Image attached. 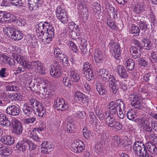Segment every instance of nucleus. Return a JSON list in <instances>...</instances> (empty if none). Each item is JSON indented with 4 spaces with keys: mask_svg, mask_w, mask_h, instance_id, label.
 <instances>
[{
    "mask_svg": "<svg viewBox=\"0 0 157 157\" xmlns=\"http://www.w3.org/2000/svg\"><path fill=\"white\" fill-rule=\"evenodd\" d=\"M34 29L38 40L44 44L49 43L55 35L54 28L47 21L37 22Z\"/></svg>",
    "mask_w": 157,
    "mask_h": 157,
    "instance_id": "obj_1",
    "label": "nucleus"
},
{
    "mask_svg": "<svg viewBox=\"0 0 157 157\" xmlns=\"http://www.w3.org/2000/svg\"><path fill=\"white\" fill-rule=\"evenodd\" d=\"M108 108L110 111H116L115 117L117 115L121 119H123L124 117V114L123 111L125 109V105L124 101L121 99L117 100L115 102L112 101L110 102L108 105Z\"/></svg>",
    "mask_w": 157,
    "mask_h": 157,
    "instance_id": "obj_2",
    "label": "nucleus"
},
{
    "mask_svg": "<svg viewBox=\"0 0 157 157\" xmlns=\"http://www.w3.org/2000/svg\"><path fill=\"white\" fill-rule=\"evenodd\" d=\"M110 111L108 112L107 119L105 122L107 125L112 128L116 131H118L121 129L122 126L120 122L117 121L115 119V114L116 111Z\"/></svg>",
    "mask_w": 157,
    "mask_h": 157,
    "instance_id": "obj_3",
    "label": "nucleus"
},
{
    "mask_svg": "<svg viewBox=\"0 0 157 157\" xmlns=\"http://www.w3.org/2000/svg\"><path fill=\"white\" fill-rule=\"evenodd\" d=\"M16 147L18 150L24 152L29 149L31 151L35 150L36 145L31 140L24 138L22 141L17 143Z\"/></svg>",
    "mask_w": 157,
    "mask_h": 157,
    "instance_id": "obj_4",
    "label": "nucleus"
},
{
    "mask_svg": "<svg viewBox=\"0 0 157 157\" xmlns=\"http://www.w3.org/2000/svg\"><path fill=\"white\" fill-rule=\"evenodd\" d=\"M129 98L132 106L139 109H142L144 107L143 98L140 94L134 93L129 95Z\"/></svg>",
    "mask_w": 157,
    "mask_h": 157,
    "instance_id": "obj_5",
    "label": "nucleus"
},
{
    "mask_svg": "<svg viewBox=\"0 0 157 157\" xmlns=\"http://www.w3.org/2000/svg\"><path fill=\"white\" fill-rule=\"evenodd\" d=\"M22 65L24 68L32 70L34 68L38 73L43 75L46 74L45 68L42 63L39 61H34L31 62H25Z\"/></svg>",
    "mask_w": 157,
    "mask_h": 157,
    "instance_id": "obj_6",
    "label": "nucleus"
},
{
    "mask_svg": "<svg viewBox=\"0 0 157 157\" xmlns=\"http://www.w3.org/2000/svg\"><path fill=\"white\" fill-rule=\"evenodd\" d=\"M57 18L63 24L67 23L68 21V16L66 10L63 7L58 6L55 10Z\"/></svg>",
    "mask_w": 157,
    "mask_h": 157,
    "instance_id": "obj_7",
    "label": "nucleus"
},
{
    "mask_svg": "<svg viewBox=\"0 0 157 157\" xmlns=\"http://www.w3.org/2000/svg\"><path fill=\"white\" fill-rule=\"evenodd\" d=\"M109 52L112 56L116 59L119 60L121 52L120 46L117 43L111 40L109 43Z\"/></svg>",
    "mask_w": 157,
    "mask_h": 157,
    "instance_id": "obj_8",
    "label": "nucleus"
},
{
    "mask_svg": "<svg viewBox=\"0 0 157 157\" xmlns=\"http://www.w3.org/2000/svg\"><path fill=\"white\" fill-rule=\"evenodd\" d=\"M150 8L147 2L140 1L134 5L133 11L136 14H140L145 12L149 11Z\"/></svg>",
    "mask_w": 157,
    "mask_h": 157,
    "instance_id": "obj_9",
    "label": "nucleus"
},
{
    "mask_svg": "<svg viewBox=\"0 0 157 157\" xmlns=\"http://www.w3.org/2000/svg\"><path fill=\"white\" fill-rule=\"evenodd\" d=\"M133 152L135 155H140L143 154L147 150L144 144L140 141H137L134 142L133 144Z\"/></svg>",
    "mask_w": 157,
    "mask_h": 157,
    "instance_id": "obj_10",
    "label": "nucleus"
},
{
    "mask_svg": "<svg viewBox=\"0 0 157 157\" xmlns=\"http://www.w3.org/2000/svg\"><path fill=\"white\" fill-rule=\"evenodd\" d=\"M55 108L58 110H65L68 109L69 105L67 101L62 98H57L54 102Z\"/></svg>",
    "mask_w": 157,
    "mask_h": 157,
    "instance_id": "obj_11",
    "label": "nucleus"
},
{
    "mask_svg": "<svg viewBox=\"0 0 157 157\" xmlns=\"http://www.w3.org/2000/svg\"><path fill=\"white\" fill-rule=\"evenodd\" d=\"M12 123L13 125V132L17 135H21L23 130L22 123L15 118L12 119Z\"/></svg>",
    "mask_w": 157,
    "mask_h": 157,
    "instance_id": "obj_12",
    "label": "nucleus"
},
{
    "mask_svg": "<svg viewBox=\"0 0 157 157\" xmlns=\"http://www.w3.org/2000/svg\"><path fill=\"white\" fill-rule=\"evenodd\" d=\"M71 147V150L75 153L81 152L85 148L83 142L80 140L75 141L72 144Z\"/></svg>",
    "mask_w": 157,
    "mask_h": 157,
    "instance_id": "obj_13",
    "label": "nucleus"
},
{
    "mask_svg": "<svg viewBox=\"0 0 157 157\" xmlns=\"http://www.w3.org/2000/svg\"><path fill=\"white\" fill-rule=\"evenodd\" d=\"M6 112L10 115L17 116L20 113V109L18 107L13 105H10L7 107Z\"/></svg>",
    "mask_w": 157,
    "mask_h": 157,
    "instance_id": "obj_14",
    "label": "nucleus"
},
{
    "mask_svg": "<svg viewBox=\"0 0 157 157\" xmlns=\"http://www.w3.org/2000/svg\"><path fill=\"white\" fill-rule=\"evenodd\" d=\"M53 68L50 71V73L51 76L55 78H58L61 74L62 66L59 63H55L53 66Z\"/></svg>",
    "mask_w": 157,
    "mask_h": 157,
    "instance_id": "obj_15",
    "label": "nucleus"
},
{
    "mask_svg": "<svg viewBox=\"0 0 157 157\" xmlns=\"http://www.w3.org/2000/svg\"><path fill=\"white\" fill-rule=\"evenodd\" d=\"M94 59L96 65L99 67L103 64L104 60L103 54L101 51L96 50L94 54Z\"/></svg>",
    "mask_w": 157,
    "mask_h": 157,
    "instance_id": "obj_16",
    "label": "nucleus"
},
{
    "mask_svg": "<svg viewBox=\"0 0 157 157\" xmlns=\"http://www.w3.org/2000/svg\"><path fill=\"white\" fill-rule=\"evenodd\" d=\"M124 63L126 69L128 71H132L135 68L134 61L129 57H125L124 59Z\"/></svg>",
    "mask_w": 157,
    "mask_h": 157,
    "instance_id": "obj_17",
    "label": "nucleus"
},
{
    "mask_svg": "<svg viewBox=\"0 0 157 157\" xmlns=\"http://www.w3.org/2000/svg\"><path fill=\"white\" fill-rule=\"evenodd\" d=\"M36 111V114H37L38 116L42 118H44L46 117L47 115V113L46 109L44 108V106L41 103L37 105L36 108L34 109V111Z\"/></svg>",
    "mask_w": 157,
    "mask_h": 157,
    "instance_id": "obj_18",
    "label": "nucleus"
},
{
    "mask_svg": "<svg viewBox=\"0 0 157 157\" xmlns=\"http://www.w3.org/2000/svg\"><path fill=\"white\" fill-rule=\"evenodd\" d=\"M129 52L133 59H138L141 56L140 50L135 46L129 48Z\"/></svg>",
    "mask_w": 157,
    "mask_h": 157,
    "instance_id": "obj_19",
    "label": "nucleus"
},
{
    "mask_svg": "<svg viewBox=\"0 0 157 157\" xmlns=\"http://www.w3.org/2000/svg\"><path fill=\"white\" fill-rule=\"evenodd\" d=\"M145 19V17L143 16H139L137 17V24L139 26L140 29L144 32L147 30V28Z\"/></svg>",
    "mask_w": 157,
    "mask_h": 157,
    "instance_id": "obj_20",
    "label": "nucleus"
},
{
    "mask_svg": "<svg viewBox=\"0 0 157 157\" xmlns=\"http://www.w3.org/2000/svg\"><path fill=\"white\" fill-rule=\"evenodd\" d=\"M27 6L29 9L31 11L36 10L39 7V2L40 0H27Z\"/></svg>",
    "mask_w": 157,
    "mask_h": 157,
    "instance_id": "obj_21",
    "label": "nucleus"
},
{
    "mask_svg": "<svg viewBox=\"0 0 157 157\" xmlns=\"http://www.w3.org/2000/svg\"><path fill=\"white\" fill-rule=\"evenodd\" d=\"M124 143V141L121 137L115 136L112 138L111 144L115 147H121Z\"/></svg>",
    "mask_w": 157,
    "mask_h": 157,
    "instance_id": "obj_22",
    "label": "nucleus"
},
{
    "mask_svg": "<svg viewBox=\"0 0 157 157\" xmlns=\"http://www.w3.org/2000/svg\"><path fill=\"white\" fill-rule=\"evenodd\" d=\"M17 30V27H8L4 28L3 31L7 36L12 39L13 36L16 34L15 33Z\"/></svg>",
    "mask_w": 157,
    "mask_h": 157,
    "instance_id": "obj_23",
    "label": "nucleus"
},
{
    "mask_svg": "<svg viewBox=\"0 0 157 157\" xmlns=\"http://www.w3.org/2000/svg\"><path fill=\"white\" fill-rule=\"evenodd\" d=\"M69 76L72 82H78L80 79L79 74L77 70L71 69L69 71Z\"/></svg>",
    "mask_w": 157,
    "mask_h": 157,
    "instance_id": "obj_24",
    "label": "nucleus"
},
{
    "mask_svg": "<svg viewBox=\"0 0 157 157\" xmlns=\"http://www.w3.org/2000/svg\"><path fill=\"white\" fill-rule=\"evenodd\" d=\"M117 71L119 76L123 78H127L128 77L127 71L124 67L120 65L117 66Z\"/></svg>",
    "mask_w": 157,
    "mask_h": 157,
    "instance_id": "obj_25",
    "label": "nucleus"
},
{
    "mask_svg": "<svg viewBox=\"0 0 157 157\" xmlns=\"http://www.w3.org/2000/svg\"><path fill=\"white\" fill-rule=\"evenodd\" d=\"M0 124L2 126L9 127L10 126V122L8 118L4 114L0 113Z\"/></svg>",
    "mask_w": 157,
    "mask_h": 157,
    "instance_id": "obj_26",
    "label": "nucleus"
},
{
    "mask_svg": "<svg viewBox=\"0 0 157 157\" xmlns=\"http://www.w3.org/2000/svg\"><path fill=\"white\" fill-rule=\"evenodd\" d=\"M106 23L107 25L111 29L115 31H118L119 29L117 24L113 19L107 18Z\"/></svg>",
    "mask_w": 157,
    "mask_h": 157,
    "instance_id": "obj_27",
    "label": "nucleus"
},
{
    "mask_svg": "<svg viewBox=\"0 0 157 157\" xmlns=\"http://www.w3.org/2000/svg\"><path fill=\"white\" fill-rule=\"evenodd\" d=\"M141 44L143 48L147 50H149L152 48L151 40L147 38H144L142 40Z\"/></svg>",
    "mask_w": 157,
    "mask_h": 157,
    "instance_id": "obj_28",
    "label": "nucleus"
},
{
    "mask_svg": "<svg viewBox=\"0 0 157 157\" xmlns=\"http://www.w3.org/2000/svg\"><path fill=\"white\" fill-rule=\"evenodd\" d=\"M42 125L40 124L38 128H35L34 130H32V132L30 133V136L36 141H39L40 138L39 137L36 132H35L36 131H41L43 129V128L42 127Z\"/></svg>",
    "mask_w": 157,
    "mask_h": 157,
    "instance_id": "obj_29",
    "label": "nucleus"
},
{
    "mask_svg": "<svg viewBox=\"0 0 157 157\" xmlns=\"http://www.w3.org/2000/svg\"><path fill=\"white\" fill-rule=\"evenodd\" d=\"M0 140L3 144L10 145L13 144L14 139L10 136H4L1 137Z\"/></svg>",
    "mask_w": 157,
    "mask_h": 157,
    "instance_id": "obj_30",
    "label": "nucleus"
},
{
    "mask_svg": "<svg viewBox=\"0 0 157 157\" xmlns=\"http://www.w3.org/2000/svg\"><path fill=\"white\" fill-rule=\"evenodd\" d=\"M75 97L80 101L85 103L88 102V99L87 97L82 93L78 91L75 93Z\"/></svg>",
    "mask_w": 157,
    "mask_h": 157,
    "instance_id": "obj_31",
    "label": "nucleus"
},
{
    "mask_svg": "<svg viewBox=\"0 0 157 157\" xmlns=\"http://www.w3.org/2000/svg\"><path fill=\"white\" fill-rule=\"evenodd\" d=\"M99 75L101 76V79L103 81H105L106 79L111 75L109 72L107 71L106 69H102L99 70L98 71Z\"/></svg>",
    "mask_w": 157,
    "mask_h": 157,
    "instance_id": "obj_32",
    "label": "nucleus"
},
{
    "mask_svg": "<svg viewBox=\"0 0 157 157\" xmlns=\"http://www.w3.org/2000/svg\"><path fill=\"white\" fill-rule=\"evenodd\" d=\"M22 111L24 114L27 116H29L34 110L30 107L25 103L23 105Z\"/></svg>",
    "mask_w": 157,
    "mask_h": 157,
    "instance_id": "obj_33",
    "label": "nucleus"
},
{
    "mask_svg": "<svg viewBox=\"0 0 157 157\" xmlns=\"http://www.w3.org/2000/svg\"><path fill=\"white\" fill-rule=\"evenodd\" d=\"M75 127L74 124L69 123L65 128L64 130L68 133H74L76 131Z\"/></svg>",
    "mask_w": 157,
    "mask_h": 157,
    "instance_id": "obj_34",
    "label": "nucleus"
},
{
    "mask_svg": "<svg viewBox=\"0 0 157 157\" xmlns=\"http://www.w3.org/2000/svg\"><path fill=\"white\" fill-rule=\"evenodd\" d=\"M96 89L98 93L100 95H104L105 93V90L104 85L102 83H98L96 85Z\"/></svg>",
    "mask_w": 157,
    "mask_h": 157,
    "instance_id": "obj_35",
    "label": "nucleus"
},
{
    "mask_svg": "<svg viewBox=\"0 0 157 157\" xmlns=\"http://www.w3.org/2000/svg\"><path fill=\"white\" fill-rule=\"evenodd\" d=\"M2 58L5 63L8 64L10 66L14 65L15 62L13 59H11L7 55H4L2 56Z\"/></svg>",
    "mask_w": 157,
    "mask_h": 157,
    "instance_id": "obj_36",
    "label": "nucleus"
},
{
    "mask_svg": "<svg viewBox=\"0 0 157 157\" xmlns=\"http://www.w3.org/2000/svg\"><path fill=\"white\" fill-rule=\"evenodd\" d=\"M40 103L38 102L34 98H32L29 100V101L25 103L34 110L36 108V107L39 105Z\"/></svg>",
    "mask_w": 157,
    "mask_h": 157,
    "instance_id": "obj_37",
    "label": "nucleus"
},
{
    "mask_svg": "<svg viewBox=\"0 0 157 157\" xmlns=\"http://www.w3.org/2000/svg\"><path fill=\"white\" fill-rule=\"evenodd\" d=\"M148 151L152 154L154 155H157V147L155 145L152 144L146 145Z\"/></svg>",
    "mask_w": 157,
    "mask_h": 157,
    "instance_id": "obj_38",
    "label": "nucleus"
},
{
    "mask_svg": "<svg viewBox=\"0 0 157 157\" xmlns=\"http://www.w3.org/2000/svg\"><path fill=\"white\" fill-rule=\"evenodd\" d=\"M85 77L87 80L90 81L94 79L95 73L92 70L89 71L88 72H84Z\"/></svg>",
    "mask_w": 157,
    "mask_h": 157,
    "instance_id": "obj_39",
    "label": "nucleus"
},
{
    "mask_svg": "<svg viewBox=\"0 0 157 157\" xmlns=\"http://www.w3.org/2000/svg\"><path fill=\"white\" fill-rule=\"evenodd\" d=\"M150 121H148V122H146L145 124L142 125L144 130L146 132L147 134L153 133V131L150 126Z\"/></svg>",
    "mask_w": 157,
    "mask_h": 157,
    "instance_id": "obj_40",
    "label": "nucleus"
},
{
    "mask_svg": "<svg viewBox=\"0 0 157 157\" xmlns=\"http://www.w3.org/2000/svg\"><path fill=\"white\" fill-rule=\"evenodd\" d=\"M10 151L6 147H0V155L2 156H7L10 155Z\"/></svg>",
    "mask_w": 157,
    "mask_h": 157,
    "instance_id": "obj_41",
    "label": "nucleus"
},
{
    "mask_svg": "<svg viewBox=\"0 0 157 157\" xmlns=\"http://www.w3.org/2000/svg\"><path fill=\"white\" fill-rule=\"evenodd\" d=\"M14 36H13L12 39L14 40H21L23 38V33L20 31L18 29L15 33Z\"/></svg>",
    "mask_w": 157,
    "mask_h": 157,
    "instance_id": "obj_42",
    "label": "nucleus"
},
{
    "mask_svg": "<svg viewBox=\"0 0 157 157\" xmlns=\"http://www.w3.org/2000/svg\"><path fill=\"white\" fill-rule=\"evenodd\" d=\"M54 55L55 57L57 59L61 58L63 54L61 50L58 48H56L54 50Z\"/></svg>",
    "mask_w": 157,
    "mask_h": 157,
    "instance_id": "obj_43",
    "label": "nucleus"
},
{
    "mask_svg": "<svg viewBox=\"0 0 157 157\" xmlns=\"http://www.w3.org/2000/svg\"><path fill=\"white\" fill-rule=\"evenodd\" d=\"M109 81V86L116 85V83L117 82V80L115 78L113 75H110L107 79L104 81L105 82Z\"/></svg>",
    "mask_w": 157,
    "mask_h": 157,
    "instance_id": "obj_44",
    "label": "nucleus"
},
{
    "mask_svg": "<svg viewBox=\"0 0 157 157\" xmlns=\"http://www.w3.org/2000/svg\"><path fill=\"white\" fill-rule=\"evenodd\" d=\"M19 89V87L17 85H14L12 84L6 86V89L7 91H15L18 90Z\"/></svg>",
    "mask_w": 157,
    "mask_h": 157,
    "instance_id": "obj_45",
    "label": "nucleus"
},
{
    "mask_svg": "<svg viewBox=\"0 0 157 157\" xmlns=\"http://www.w3.org/2000/svg\"><path fill=\"white\" fill-rule=\"evenodd\" d=\"M36 121V118L34 117L27 118L24 120L25 123L29 125L33 124Z\"/></svg>",
    "mask_w": 157,
    "mask_h": 157,
    "instance_id": "obj_46",
    "label": "nucleus"
},
{
    "mask_svg": "<svg viewBox=\"0 0 157 157\" xmlns=\"http://www.w3.org/2000/svg\"><path fill=\"white\" fill-rule=\"evenodd\" d=\"M140 30L137 26L134 24L132 25L131 29V32L132 33L134 34V36H138L140 33Z\"/></svg>",
    "mask_w": 157,
    "mask_h": 157,
    "instance_id": "obj_47",
    "label": "nucleus"
},
{
    "mask_svg": "<svg viewBox=\"0 0 157 157\" xmlns=\"http://www.w3.org/2000/svg\"><path fill=\"white\" fill-rule=\"evenodd\" d=\"M89 118H90L89 122L91 125L94 124L96 125L97 124V118L93 113H89Z\"/></svg>",
    "mask_w": 157,
    "mask_h": 157,
    "instance_id": "obj_48",
    "label": "nucleus"
},
{
    "mask_svg": "<svg viewBox=\"0 0 157 157\" xmlns=\"http://www.w3.org/2000/svg\"><path fill=\"white\" fill-rule=\"evenodd\" d=\"M12 56L18 63H19L21 65L24 63V62L23 59L20 55H18L17 53H13Z\"/></svg>",
    "mask_w": 157,
    "mask_h": 157,
    "instance_id": "obj_49",
    "label": "nucleus"
},
{
    "mask_svg": "<svg viewBox=\"0 0 157 157\" xmlns=\"http://www.w3.org/2000/svg\"><path fill=\"white\" fill-rule=\"evenodd\" d=\"M87 43L84 42L83 44H81L79 46V49L82 54L87 53Z\"/></svg>",
    "mask_w": 157,
    "mask_h": 157,
    "instance_id": "obj_50",
    "label": "nucleus"
},
{
    "mask_svg": "<svg viewBox=\"0 0 157 157\" xmlns=\"http://www.w3.org/2000/svg\"><path fill=\"white\" fill-rule=\"evenodd\" d=\"M108 112H105L103 113H101L99 110L98 112V113L97 114L100 120H104L106 121L107 119V116L108 115Z\"/></svg>",
    "mask_w": 157,
    "mask_h": 157,
    "instance_id": "obj_51",
    "label": "nucleus"
},
{
    "mask_svg": "<svg viewBox=\"0 0 157 157\" xmlns=\"http://www.w3.org/2000/svg\"><path fill=\"white\" fill-rule=\"evenodd\" d=\"M1 15L2 16V19L5 20V19H10L13 17V16L10 13L6 11H1Z\"/></svg>",
    "mask_w": 157,
    "mask_h": 157,
    "instance_id": "obj_52",
    "label": "nucleus"
},
{
    "mask_svg": "<svg viewBox=\"0 0 157 157\" xmlns=\"http://www.w3.org/2000/svg\"><path fill=\"white\" fill-rule=\"evenodd\" d=\"M68 45L69 48L72 51H73L77 53L78 51V48L77 46L73 42L70 41L68 44Z\"/></svg>",
    "mask_w": 157,
    "mask_h": 157,
    "instance_id": "obj_53",
    "label": "nucleus"
},
{
    "mask_svg": "<svg viewBox=\"0 0 157 157\" xmlns=\"http://www.w3.org/2000/svg\"><path fill=\"white\" fill-rule=\"evenodd\" d=\"M92 133L90 130H88L86 128L83 130V134L84 137L86 139H88L92 136Z\"/></svg>",
    "mask_w": 157,
    "mask_h": 157,
    "instance_id": "obj_54",
    "label": "nucleus"
},
{
    "mask_svg": "<svg viewBox=\"0 0 157 157\" xmlns=\"http://www.w3.org/2000/svg\"><path fill=\"white\" fill-rule=\"evenodd\" d=\"M149 139L154 144L157 145V137L152 133H149L148 135Z\"/></svg>",
    "mask_w": 157,
    "mask_h": 157,
    "instance_id": "obj_55",
    "label": "nucleus"
},
{
    "mask_svg": "<svg viewBox=\"0 0 157 157\" xmlns=\"http://www.w3.org/2000/svg\"><path fill=\"white\" fill-rule=\"evenodd\" d=\"M63 82L64 85L67 86H71L72 83V81L70 78H69L67 77H64L63 78Z\"/></svg>",
    "mask_w": 157,
    "mask_h": 157,
    "instance_id": "obj_56",
    "label": "nucleus"
},
{
    "mask_svg": "<svg viewBox=\"0 0 157 157\" xmlns=\"http://www.w3.org/2000/svg\"><path fill=\"white\" fill-rule=\"evenodd\" d=\"M152 59L151 58L149 59L151 64L154 63H157V54L155 52H153L151 54Z\"/></svg>",
    "mask_w": 157,
    "mask_h": 157,
    "instance_id": "obj_57",
    "label": "nucleus"
},
{
    "mask_svg": "<svg viewBox=\"0 0 157 157\" xmlns=\"http://www.w3.org/2000/svg\"><path fill=\"white\" fill-rule=\"evenodd\" d=\"M135 113L134 111H130L129 110L127 114V118L129 120H133L136 117Z\"/></svg>",
    "mask_w": 157,
    "mask_h": 157,
    "instance_id": "obj_58",
    "label": "nucleus"
},
{
    "mask_svg": "<svg viewBox=\"0 0 157 157\" xmlns=\"http://www.w3.org/2000/svg\"><path fill=\"white\" fill-rule=\"evenodd\" d=\"M136 61L138 62V65L140 66L145 67L148 64L147 62L143 58H138Z\"/></svg>",
    "mask_w": 157,
    "mask_h": 157,
    "instance_id": "obj_59",
    "label": "nucleus"
},
{
    "mask_svg": "<svg viewBox=\"0 0 157 157\" xmlns=\"http://www.w3.org/2000/svg\"><path fill=\"white\" fill-rule=\"evenodd\" d=\"M92 68L91 64L88 62H86L83 64V70L85 72L89 71L92 70Z\"/></svg>",
    "mask_w": 157,
    "mask_h": 157,
    "instance_id": "obj_60",
    "label": "nucleus"
},
{
    "mask_svg": "<svg viewBox=\"0 0 157 157\" xmlns=\"http://www.w3.org/2000/svg\"><path fill=\"white\" fill-rule=\"evenodd\" d=\"M109 9L111 11H112V16L113 19L116 20L118 18L117 12L116 9H115L113 7L110 6Z\"/></svg>",
    "mask_w": 157,
    "mask_h": 157,
    "instance_id": "obj_61",
    "label": "nucleus"
},
{
    "mask_svg": "<svg viewBox=\"0 0 157 157\" xmlns=\"http://www.w3.org/2000/svg\"><path fill=\"white\" fill-rule=\"evenodd\" d=\"M11 3L13 6L17 7L22 6L24 5L21 0H15Z\"/></svg>",
    "mask_w": 157,
    "mask_h": 157,
    "instance_id": "obj_62",
    "label": "nucleus"
},
{
    "mask_svg": "<svg viewBox=\"0 0 157 157\" xmlns=\"http://www.w3.org/2000/svg\"><path fill=\"white\" fill-rule=\"evenodd\" d=\"M148 121L147 120H145V118L143 117H139L135 120L136 122H137L140 124L142 125L145 124L146 122H148Z\"/></svg>",
    "mask_w": 157,
    "mask_h": 157,
    "instance_id": "obj_63",
    "label": "nucleus"
},
{
    "mask_svg": "<svg viewBox=\"0 0 157 157\" xmlns=\"http://www.w3.org/2000/svg\"><path fill=\"white\" fill-rule=\"evenodd\" d=\"M77 9L79 10H86V8L85 4L83 2H79L77 5Z\"/></svg>",
    "mask_w": 157,
    "mask_h": 157,
    "instance_id": "obj_64",
    "label": "nucleus"
}]
</instances>
